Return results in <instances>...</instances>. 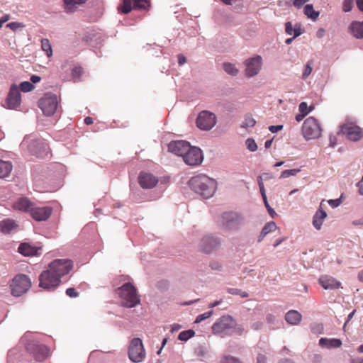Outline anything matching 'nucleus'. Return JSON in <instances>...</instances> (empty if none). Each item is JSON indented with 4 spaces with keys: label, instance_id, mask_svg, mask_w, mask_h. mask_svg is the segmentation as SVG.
<instances>
[{
    "label": "nucleus",
    "instance_id": "obj_47",
    "mask_svg": "<svg viewBox=\"0 0 363 363\" xmlns=\"http://www.w3.org/2000/svg\"><path fill=\"white\" fill-rule=\"evenodd\" d=\"M83 73V69L81 67H75L72 70V75L74 79H78Z\"/></svg>",
    "mask_w": 363,
    "mask_h": 363
},
{
    "label": "nucleus",
    "instance_id": "obj_4",
    "mask_svg": "<svg viewBox=\"0 0 363 363\" xmlns=\"http://www.w3.org/2000/svg\"><path fill=\"white\" fill-rule=\"evenodd\" d=\"M118 293L121 298V305L126 308H133L140 303V298L135 286L126 283L118 288Z\"/></svg>",
    "mask_w": 363,
    "mask_h": 363
},
{
    "label": "nucleus",
    "instance_id": "obj_3",
    "mask_svg": "<svg viewBox=\"0 0 363 363\" xmlns=\"http://www.w3.org/2000/svg\"><path fill=\"white\" fill-rule=\"evenodd\" d=\"M21 145L26 147L28 152L37 157L45 158L49 155V147L43 139L27 136L22 141Z\"/></svg>",
    "mask_w": 363,
    "mask_h": 363
},
{
    "label": "nucleus",
    "instance_id": "obj_46",
    "mask_svg": "<svg viewBox=\"0 0 363 363\" xmlns=\"http://www.w3.org/2000/svg\"><path fill=\"white\" fill-rule=\"evenodd\" d=\"M213 311H207V312H206V313H203V314H200V315H199L196 317V320H195L194 323H201V321H203V320H206V319H207V318H210V317L213 315Z\"/></svg>",
    "mask_w": 363,
    "mask_h": 363
},
{
    "label": "nucleus",
    "instance_id": "obj_7",
    "mask_svg": "<svg viewBox=\"0 0 363 363\" xmlns=\"http://www.w3.org/2000/svg\"><path fill=\"white\" fill-rule=\"evenodd\" d=\"M31 281L30 278L23 274L15 276L11 284V294L14 296H21L30 288Z\"/></svg>",
    "mask_w": 363,
    "mask_h": 363
},
{
    "label": "nucleus",
    "instance_id": "obj_15",
    "mask_svg": "<svg viewBox=\"0 0 363 363\" xmlns=\"http://www.w3.org/2000/svg\"><path fill=\"white\" fill-rule=\"evenodd\" d=\"M203 156L201 150L191 145L189 150L186 152L183 157L184 162L189 166H197L203 162Z\"/></svg>",
    "mask_w": 363,
    "mask_h": 363
},
{
    "label": "nucleus",
    "instance_id": "obj_45",
    "mask_svg": "<svg viewBox=\"0 0 363 363\" xmlns=\"http://www.w3.org/2000/svg\"><path fill=\"white\" fill-rule=\"evenodd\" d=\"M313 109L312 106L308 107V104L306 102H301L298 106V110L300 113L305 114L306 116Z\"/></svg>",
    "mask_w": 363,
    "mask_h": 363
},
{
    "label": "nucleus",
    "instance_id": "obj_48",
    "mask_svg": "<svg viewBox=\"0 0 363 363\" xmlns=\"http://www.w3.org/2000/svg\"><path fill=\"white\" fill-rule=\"evenodd\" d=\"M312 72V67L311 62H308L304 68L303 74H302V79H306L311 74Z\"/></svg>",
    "mask_w": 363,
    "mask_h": 363
},
{
    "label": "nucleus",
    "instance_id": "obj_50",
    "mask_svg": "<svg viewBox=\"0 0 363 363\" xmlns=\"http://www.w3.org/2000/svg\"><path fill=\"white\" fill-rule=\"evenodd\" d=\"M8 28H9L11 30L15 31L17 29L20 28H23L24 25H23L21 23L18 22H11L6 25Z\"/></svg>",
    "mask_w": 363,
    "mask_h": 363
},
{
    "label": "nucleus",
    "instance_id": "obj_23",
    "mask_svg": "<svg viewBox=\"0 0 363 363\" xmlns=\"http://www.w3.org/2000/svg\"><path fill=\"white\" fill-rule=\"evenodd\" d=\"M18 251L19 253L26 257L36 256L41 253V247L24 242L19 245Z\"/></svg>",
    "mask_w": 363,
    "mask_h": 363
},
{
    "label": "nucleus",
    "instance_id": "obj_10",
    "mask_svg": "<svg viewBox=\"0 0 363 363\" xmlns=\"http://www.w3.org/2000/svg\"><path fill=\"white\" fill-rule=\"evenodd\" d=\"M129 359L135 363L141 362L145 357V351L141 339L133 338L128 348Z\"/></svg>",
    "mask_w": 363,
    "mask_h": 363
},
{
    "label": "nucleus",
    "instance_id": "obj_59",
    "mask_svg": "<svg viewBox=\"0 0 363 363\" xmlns=\"http://www.w3.org/2000/svg\"><path fill=\"white\" fill-rule=\"evenodd\" d=\"M284 126L283 125H271L269 127V130L272 133H277L279 130H281L283 129Z\"/></svg>",
    "mask_w": 363,
    "mask_h": 363
},
{
    "label": "nucleus",
    "instance_id": "obj_31",
    "mask_svg": "<svg viewBox=\"0 0 363 363\" xmlns=\"http://www.w3.org/2000/svg\"><path fill=\"white\" fill-rule=\"evenodd\" d=\"M12 170V164L10 162L0 160V179L5 178Z\"/></svg>",
    "mask_w": 363,
    "mask_h": 363
},
{
    "label": "nucleus",
    "instance_id": "obj_36",
    "mask_svg": "<svg viewBox=\"0 0 363 363\" xmlns=\"http://www.w3.org/2000/svg\"><path fill=\"white\" fill-rule=\"evenodd\" d=\"M41 48L48 57L52 55V46L48 39L43 38L41 40Z\"/></svg>",
    "mask_w": 363,
    "mask_h": 363
},
{
    "label": "nucleus",
    "instance_id": "obj_9",
    "mask_svg": "<svg viewBox=\"0 0 363 363\" xmlns=\"http://www.w3.org/2000/svg\"><path fill=\"white\" fill-rule=\"evenodd\" d=\"M48 267L59 279L67 275L73 268V262L69 259H56L51 262Z\"/></svg>",
    "mask_w": 363,
    "mask_h": 363
},
{
    "label": "nucleus",
    "instance_id": "obj_30",
    "mask_svg": "<svg viewBox=\"0 0 363 363\" xmlns=\"http://www.w3.org/2000/svg\"><path fill=\"white\" fill-rule=\"evenodd\" d=\"M350 28L354 37L356 38H363V21H353Z\"/></svg>",
    "mask_w": 363,
    "mask_h": 363
},
{
    "label": "nucleus",
    "instance_id": "obj_18",
    "mask_svg": "<svg viewBox=\"0 0 363 363\" xmlns=\"http://www.w3.org/2000/svg\"><path fill=\"white\" fill-rule=\"evenodd\" d=\"M21 96L19 88L13 84L6 98V104L9 108L15 109L21 104Z\"/></svg>",
    "mask_w": 363,
    "mask_h": 363
},
{
    "label": "nucleus",
    "instance_id": "obj_37",
    "mask_svg": "<svg viewBox=\"0 0 363 363\" xmlns=\"http://www.w3.org/2000/svg\"><path fill=\"white\" fill-rule=\"evenodd\" d=\"M133 0H123L122 4L118 6V10L123 13H128L132 10Z\"/></svg>",
    "mask_w": 363,
    "mask_h": 363
},
{
    "label": "nucleus",
    "instance_id": "obj_51",
    "mask_svg": "<svg viewBox=\"0 0 363 363\" xmlns=\"http://www.w3.org/2000/svg\"><path fill=\"white\" fill-rule=\"evenodd\" d=\"M354 0H345L343 3V11L349 12L352 10Z\"/></svg>",
    "mask_w": 363,
    "mask_h": 363
},
{
    "label": "nucleus",
    "instance_id": "obj_16",
    "mask_svg": "<svg viewBox=\"0 0 363 363\" xmlns=\"http://www.w3.org/2000/svg\"><path fill=\"white\" fill-rule=\"evenodd\" d=\"M220 240L219 238L213 235H206L199 242V249L205 253H210L219 247Z\"/></svg>",
    "mask_w": 363,
    "mask_h": 363
},
{
    "label": "nucleus",
    "instance_id": "obj_29",
    "mask_svg": "<svg viewBox=\"0 0 363 363\" xmlns=\"http://www.w3.org/2000/svg\"><path fill=\"white\" fill-rule=\"evenodd\" d=\"M87 0H63L64 9L67 13L74 12L78 6L84 4Z\"/></svg>",
    "mask_w": 363,
    "mask_h": 363
},
{
    "label": "nucleus",
    "instance_id": "obj_34",
    "mask_svg": "<svg viewBox=\"0 0 363 363\" xmlns=\"http://www.w3.org/2000/svg\"><path fill=\"white\" fill-rule=\"evenodd\" d=\"M304 13L307 16L308 18L315 21L320 13L318 11H315L313 9V6L312 4H307L304 7Z\"/></svg>",
    "mask_w": 363,
    "mask_h": 363
},
{
    "label": "nucleus",
    "instance_id": "obj_39",
    "mask_svg": "<svg viewBox=\"0 0 363 363\" xmlns=\"http://www.w3.org/2000/svg\"><path fill=\"white\" fill-rule=\"evenodd\" d=\"M195 335L193 330H187L181 332L178 335V339L181 341H187Z\"/></svg>",
    "mask_w": 363,
    "mask_h": 363
},
{
    "label": "nucleus",
    "instance_id": "obj_42",
    "mask_svg": "<svg viewBox=\"0 0 363 363\" xmlns=\"http://www.w3.org/2000/svg\"><path fill=\"white\" fill-rule=\"evenodd\" d=\"M133 8L139 9H145L149 6L147 0H133Z\"/></svg>",
    "mask_w": 363,
    "mask_h": 363
},
{
    "label": "nucleus",
    "instance_id": "obj_40",
    "mask_svg": "<svg viewBox=\"0 0 363 363\" xmlns=\"http://www.w3.org/2000/svg\"><path fill=\"white\" fill-rule=\"evenodd\" d=\"M301 172V169H286L284 170L281 175V179H285L289 177H294L296 176L298 172Z\"/></svg>",
    "mask_w": 363,
    "mask_h": 363
},
{
    "label": "nucleus",
    "instance_id": "obj_58",
    "mask_svg": "<svg viewBox=\"0 0 363 363\" xmlns=\"http://www.w3.org/2000/svg\"><path fill=\"white\" fill-rule=\"evenodd\" d=\"M224 4L228 5H235V6H240V0H221Z\"/></svg>",
    "mask_w": 363,
    "mask_h": 363
},
{
    "label": "nucleus",
    "instance_id": "obj_14",
    "mask_svg": "<svg viewBox=\"0 0 363 363\" xmlns=\"http://www.w3.org/2000/svg\"><path fill=\"white\" fill-rule=\"evenodd\" d=\"M340 133L352 142H357L363 138L362 128L352 123L342 124L340 126Z\"/></svg>",
    "mask_w": 363,
    "mask_h": 363
},
{
    "label": "nucleus",
    "instance_id": "obj_2",
    "mask_svg": "<svg viewBox=\"0 0 363 363\" xmlns=\"http://www.w3.org/2000/svg\"><path fill=\"white\" fill-rule=\"evenodd\" d=\"M211 328L214 335L221 337L234 335L240 336L245 332L244 326L237 323L235 320L229 315L221 316L213 324Z\"/></svg>",
    "mask_w": 363,
    "mask_h": 363
},
{
    "label": "nucleus",
    "instance_id": "obj_43",
    "mask_svg": "<svg viewBox=\"0 0 363 363\" xmlns=\"http://www.w3.org/2000/svg\"><path fill=\"white\" fill-rule=\"evenodd\" d=\"M220 363H242V362L238 357H235L231 356V355H225L221 359Z\"/></svg>",
    "mask_w": 363,
    "mask_h": 363
},
{
    "label": "nucleus",
    "instance_id": "obj_35",
    "mask_svg": "<svg viewBox=\"0 0 363 363\" xmlns=\"http://www.w3.org/2000/svg\"><path fill=\"white\" fill-rule=\"evenodd\" d=\"M224 71L231 76H236L238 74V69L235 65L230 62H225L223 65Z\"/></svg>",
    "mask_w": 363,
    "mask_h": 363
},
{
    "label": "nucleus",
    "instance_id": "obj_54",
    "mask_svg": "<svg viewBox=\"0 0 363 363\" xmlns=\"http://www.w3.org/2000/svg\"><path fill=\"white\" fill-rule=\"evenodd\" d=\"M66 294L72 298H75L79 296V294L76 291L75 289L74 288H68L66 290Z\"/></svg>",
    "mask_w": 363,
    "mask_h": 363
},
{
    "label": "nucleus",
    "instance_id": "obj_38",
    "mask_svg": "<svg viewBox=\"0 0 363 363\" xmlns=\"http://www.w3.org/2000/svg\"><path fill=\"white\" fill-rule=\"evenodd\" d=\"M256 123V121L252 118L250 114H246L245 116V121L241 125V128H248L253 127Z\"/></svg>",
    "mask_w": 363,
    "mask_h": 363
},
{
    "label": "nucleus",
    "instance_id": "obj_5",
    "mask_svg": "<svg viewBox=\"0 0 363 363\" xmlns=\"http://www.w3.org/2000/svg\"><path fill=\"white\" fill-rule=\"evenodd\" d=\"M218 122L216 115L207 110L199 112L196 119V125L197 128L203 131H209L212 130Z\"/></svg>",
    "mask_w": 363,
    "mask_h": 363
},
{
    "label": "nucleus",
    "instance_id": "obj_61",
    "mask_svg": "<svg viewBox=\"0 0 363 363\" xmlns=\"http://www.w3.org/2000/svg\"><path fill=\"white\" fill-rule=\"evenodd\" d=\"M177 58H178V63L179 65H183L186 62V57L182 54L178 55Z\"/></svg>",
    "mask_w": 363,
    "mask_h": 363
},
{
    "label": "nucleus",
    "instance_id": "obj_13",
    "mask_svg": "<svg viewBox=\"0 0 363 363\" xmlns=\"http://www.w3.org/2000/svg\"><path fill=\"white\" fill-rule=\"evenodd\" d=\"M263 64L262 57L260 55H255L245 60V74L247 77H253L257 75L262 69Z\"/></svg>",
    "mask_w": 363,
    "mask_h": 363
},
{
    "label": "nucleus",
    "instance_id": "obj_52",
    "mask_svg": "<svg viewBox=\"0 0 363 363\" xmlns=\"http://www.w3.org/2000/svg\"><path fill=\"white\" fill-rule=\"evenodd\" d=\"M328 203L333 208H335L338 207L341 204L342 201L340 199H330L328 201Z\"/></svg>",
    "mask_w": 363,
    "mask_h": 363
},
{
    "label": "nucleus",
    "instance_id": "obj_60",
    "mask_svg": "<svg viewBox=\"0 0 363 363\" xmlns=\"http://www.w3.org/2000/svg\"><path fill=\"white\" fill-rule=\"evenodd\" d=\"M227 292L232 295H240V289L237 288H228Z\"/></svg>",
    "mask_w": 363,
    "mask_h": 363
},
{
    "label": "nucleus",
    "instance_id": "obj_64",
    "mask_svg": "<svg viewBox=\"0 0 363 363\" xmlns=\"http://www.w3.org/2000/svg\"><path fill=\"white\" fill-rule=\"evenodd\" d=\"M30 83L32 84H36L39 82L41 80V77L38 75H32L30 78Z\"/></svg>",
    "mask_w": 363,
    "mask_h": 363
},
{
    "label": "nucleus",
    "instance_id": "obj_6",
    "mask_svg": "<svg viewBox=\"0 0 363 363\" xmlns=\"http://www.w3.org/2000/svg\"><path fill=\"white\" fill-rule=\"evenodd\" d=\"M58 100L57 95L48 92L39 100L38 106L42 110L43 114L47 116L53 115L57 111Z\"/></svg>",
    "mask_w": 363,
    "mask_h": 363
},
{
    "label": "nucleus",
    "instance_id": "obj_56",
    "mask_svg": "<svg viewBox=\"0 0 363 363\" xmlns=\"http://www.w3.org/2000/svg\"><path fill=\"white\" fill-rule=\"evenodd\" d=\"M256 363H267V357L263 354H258L256 358Z\"/></svg>",
    "mask_w": 363,
    "mask_h": 363
},
{
    "label": "nucleus",
    "instance_id": "obj_26",
    "mask_svg": "<svg viewBox=\"0 0 363 363\" xmlns=\"http://www.w3.org/2000/svg\"><path fill=\"white\" fill-rule=\"evenodd\" d=\"M327 213L321 208H319L313 217V225L319 230L321 229L324 220L327 218Z\"/></svg>",
    "mask_w": 363,
    "mask_h": 363
},
{
    "label": "nucleus",
    "instance_id": "obj_8",
    "mask_svg": "<svg viewBox=\"0 0 363 363\" xmlns=\"http://www.w3.org/2000/svg\"><path fill=\"white\" fill-rule=\"evenodd\" d=\"M321 131L320 124L314 117H308L304 121L302 126V133L306 140L319 138L321 135Z\"/></svg>",
    "mask_w": 363,
    "mask_h": 363
},
{
    "label": "nucleus",
    "instance_id": "obj_1",
    "mask_svg": "<svg viewBox=\"0 0 363 363\" xmlns=\"http://www.w3.org/2000/svg\"><path fill=\"white\" fill-rule=\"evenodd\" d=\"M188 184L190 189L204 199L212 197L217 189V182L204 174L191 177Z\"/></svg>",
    "mask_w": 363,
    "mask_h": 363
},
{
    "label": "nucleus",
    "instance_id": "obj_20",
    "mask_svg": "<svg viewBox=\"0 0 363 363\" xmlns=\"http://www.w3.org/2000/svg\"><path fill=\"white\" fill-rule=\"evenodd\" d=\"M138 181L143 189H152L158 183V179L152 174L147 172H141Z\"/></svg>",
    "mask_w": 363,
    "mask_h": 363
},
{
    "label": "nucleus",
    "instance_id": "obj_57",
    "mask_svg": "<svg viewBox=\"0 0 363 363\" xmlns=\"http://www.w3.org/2000/svg\"><path fill=\"white\" fill-rule=\"evenodd\" d=\"M263 326V323L261 321H256L251 325V328L254 330H259Z\"/></svg>",
    "mask_w": 363,
    "mask_h": 363
},
{
    "label": "nucleus",
    "instance_id": "obj_21",
    "mask_svg": "<svg viewBox=\"0 0 363 363\" xmlns=\"http://www.w3.org/2000/svg\"><path fill=\"white\" fill-rule=\"evenodd\" d=\"M52 208L48 206L33 207L31 208V216L37 221H44L52 214Z\"/></svg>",
    "mask_w": 363,
    "mask_h": 363
},
{
    "label": "nucleus",
    "instance_id": "obj_27",
    "mask_svg": "<svg viewBox=\"0 0 363 363\" xmlns=\"http://www.w3.org/2000/svg\"><path fill=\"white\" fill-rule=\"evenodd\" d=\"M318 343L320 347H326L328 349L337 348L342 345V341L337 338L329 339L326 337H321L319 340Z\"/></svg>",
    "mask_w": 363,
    "mask_h": 363
},
{
    "label": "nucleus",
    "instance_id": "obj_63",
    "mask_svg": "<svg viewBox=\"0 0 363 363\" xmlns=\"http://www.w3.org/2000/svg\"><path fill=\"white\" fill-rule=\"evenodd\" d=\"M322 357L320 354H315L312 357V362L313 363H320L321 362Z\"/></svg>",
    "mask_w": 363,
    "mask_h": 363
},
{
    "label": "nucleus",
    "instance_id": "obj_53",
    "mask_svg": "<svg viewBox=\"0 0 363 363\" xmlns=\"http://www.w3.org/2000/svg\"><path fill=\"white\" fill-rule=\"evenodd\" d=\"M206 352V349L202 346H200L196 349V353L199 357H205Z\"/></svg>",
    "mask_w": 363,
    "mask_h": 363
},
{
    "label": "nucleus",
    "instance_id": "obj_12",
    "mask_svg": "<svg viewBox=\"0 0 363 363\" xmlns=\"http://www.w3.org/2000/svg\"><path fill=\"white\" fill-rule=\"evenodd\" d=\"M39 280V286L46 290L55 289L61 283L60 279L51 272L49 267L40 274Z\"/></svg>",
    "mask_w": 363,
    "mask_h": 363
},
{
    "label": "nucleus",
    "instance_id": "obj_19",
    "mask_svg": "<svg viewBox=\"0 0 363 363\" xmlns=\"http://www.w3.org/2000/svg\"><path fill=\"white\" fill-rule=\"evenodd\" d=\"M189 146V143L186 140H174L168 144V151L183 157Z\"/></svg>",
    "mask_w": 363,
    "mask_h": 363
},
{
    "label": "nucleus",
    "instance_id": "obj_17",
    "mask_svg": "<svg viewBox=\"0 0 363 363\" xmlns=\"http://www.w3.org/2000/svg\"><path fill=\"white\" fill-rule=\"evenodd\" d=\"M26 349L34 356L37 361H43L48 354V348L43 344L32 342L28 344Z\"/></svg>",
    "mask_w": 363,
    "mask_h": 363
},
{
    "label": "nucleus",
    "instance_id": "obj_11",
    "mask_svg": "<svg viewBox=\"0 0 363 363\" xmlns=\"http://www.w3.org/2000/svg\"><path fill=\"white\" fill-rule=\"evenodd\" d=\"M242 221V217L235 212H225L220 218L221 225L226 230H238Z\"/></svg>",
    "mask_w": 363,
    "mask_h": 363
},
{
    "label": "nucleus",
    "instance_id": "obj_24",
    "mask_svg": "<svg viewBox=\"0 0 363 363\" xmlns=\"http://www.w3.org/2000/svg\"><path fill=\"white\" fill-rule=\"evenodd\" d=\"M33 206V203L26 197H21L18 200H16L13 204V207L16 210H18L21 211H31V208Z\"/></svg>",
    "mask_w": 363,
    "mask_h": 363
},
{
    "label": "nucleus",
    "instance_id": "obj_32",
    "mask_svg": "<svg viewBox=\"0 0 363 363\" xmlns=\"http://www.w3.org/2000/svg\"><path fill=\"white\" fill-rule=\"evenodd\" d=\"M277 228L276 223L274 221H271L265 224L263 227L261 234L258 238V242H261L264 237H265L267 234L271 232L276 230Z\"/></svg>",
    "mask_w": 363,
    "mask_h": 363
},
{
    "label": "nucleus",
    "instance_id": "obj_49",
    "mask_svg": "<svg viewBox=\"0 0 363 363\" xmlns=\"http://www.w3.org/2000/svg\"><path fill=\"white\" fill-rule=\"evenodd\" d=\"M209 267L212 270L220 272L222 269V264L218 261H211L210 262Z\"/></svg>",
    "mask_w": 363,
    "mask_h": 363
},
{
    "label": "nucleus",
    "instance_id": "obj_41",
    "mask_svg": "<svg viewBox=\"0 0 363 363\" xmlns=\"http://www.w3.org/2000/svg\"><path fill=\"white\" fill-rule=\"evenodd\" d=\"M18 88L19 90L22 91L23 92H29L32 91L35 88V86L30 82L26 81L21 82Z\"/></svg>",
    "mask_w": 363,
    "mask_h": 363
},
{
    "label": "nucleus",
    "instance_id": "obj_55",
    "mask_svg": "<svg viewBox=\"0 0 363 363\" xmlns=\"http://www.w3.org/2000/svg\"><path fill=\"white\" fill-rule=\"evenodd\" d=\"M265 207L267 209L269 214L273 218L277 213L273 208H271L269 204L268 203L267 199L266 200H263Z\"/></svg>",
    "mask_w": 363,
    "mask_h": 363
},
{
    "label": "nucleus",
    "instance_id": "obj_33",
    "mask_svg": "<svg viewBox=\"0 0 363 363\" xmlns=\"http://www.w3.org/2000/svg\"><path fill=\"white\" fill-rule=\"evenodd\" d=\"M285 31L286 34L293 35L294 38H297L301 34L300 26L296 25V27L294 28L291 22L289 21L286 22L285 24Z\"/></svg>",
    "mask_w": 363,
    "mask_h": 363
},
{
    "label": "nucleus",
    "instance_id": "obj_44",
    "mask_svg": "<svg viewBox=\"0 0 363 363\" xmlns=\"http://www.w3.org/2000/svg\"><path fill=\"white\" fill-rule=\"evenodd\" d=\"M245 144L247 145V148L250 152H255L257 150V145L255 143V140L252 138H247L245 141Z\"/></svg>",
    "mask_w": 363,
    "mask_h": 363
},
{
    "label": "nucleus",
    "instance_id": "obj_28",
    "mask_svg": "<svg viewBox=\"0 0 363 363\" xmlns=\"http://www.w3.org/2000/svg\"><path fill=\"white\" fill-rule=\"evenodd\" d=\"M301 314L296 310H291L285 315L286 321L292 325H298L301 322Z\"/></svg>",
    "mask_w": 363,
    "mask_h": 363
},
{
    "label": "nucleus",
    "instance_id": "obj_25",
    "mask_svg": "<svg viewBox=\"0 0 363 363\" xmlns=\"http://www.w3.org/2000/svg\"><path fill=\"white\" fill-rule=\"evenodd\" d=\"M18 228L16 221L11 218H6L0 221V230L4 234H9Z\"/></svg>",
    "mask_w": 363,
    "mask_h": 363
},
{
    "label": "nucleus",
    "instance_id": "obj_62",
    "mask_svg": "<svg viewBox=\"0 0 363 363\" xmlns=\"http://www.w3.org/2000/svg\"><path fill=\"white\" fill-rule=\"evenodd\" d=\"M276 317L272 314H267L266 316V320L268 323L272 324L275 322Z\"/></svg>",
    "mask_w": 363,
    "mask_h": 363
},
{
    "label": "nucleus",
    "instance_id": "obj_22",
    "mask_svg": "<svg viewBox=\"0 0 363 363\" xmlns=\"http://www.w3.org/2000/svg\"><path fill=\"white\" fill-rule=\"evenodd\" d=\"M320 285L325 290H333L340 287L341 283L333 277L323 275L319 278Z\"/></svg>",
    "mask_w": 363,
    "mask_h": 363
}]
</instances>
